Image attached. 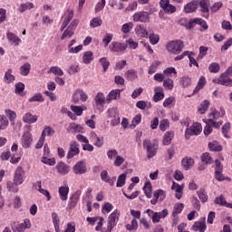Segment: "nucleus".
I'll return each instance as SVG.
<instances>
[{"label":"nucleus","instance_id":"nucleus-1","mask_svg":"<svg viewBox=\"0 0 232 232\" xmlns=\"http://www.w3.org/2000/svg\"><path fill=\"white\" fill-rule=\"evenodd\" d=\"M168 52L174 55H179L184 50V42L181 40H173L166 44Z\"/></svg>","mask_w":232,"mask_h":232},{"label":"nucleus","instance_id":"nucleus-2","mask_svg":"<svg viewBox=\"0 0 232 232\" xmlns=\"http://www.w3.org/2000/svg\"><path fill=\"white\" fill-rule=\"evenodd\" d=\"M143 148L147 150L148 159H153L157 155V150H159V144L157 142H151L150 140L143 141Z\"/></svg>","mask_w":232,"mask_h":232},{"label":"nucleus","instance_id":"nucleus-3","mask_svg":"<svg viewBox=\"0 0 232 232\" xmlns=\"http://www.w3.org/2000/svg\"><path fill=\"white\" fill-rule=\"evenodd\" d=\"M223 172H224V165H222V162H220V160H216L214 176L216 180H218V182H224V180H229V178H226L224 174H222Z\"/></svg>","mask_w":232,"mask_h":232},{"label":"nucleus","instance_id":"nucleus-4","mask_svg":"<svg viewBox=\"0 0 232 232\" xmlns=\"http://www.w3.org/2000/svg\"><path fill=\"white\" fill-rule=\"evenodd\" d=\"M200 133H202V124L195 122L192 126H190V128L185 130V139L186 140H189L191 136L200 135Z\"/></svg>","mask_w":232,"mask_h":232},{"label":"nucleus","instance_id":"nucleus-5","mask_svg":"<svg viewBox=\"0 0 232 232\" xmlns=\"http://www.w3.org/2000/svg\"><path fill=\"white\" fill-rule=\"evenodd\" d=\"M33 142L34 135H32V132H30V130L24 131L20 140V144L22 148H24V150H28V148H32Z\"/></svg>","mask_w":232,"mask_h":232},{"label":"nucleus","instance_id":"nucleus-6","mask_svg":"<svg viewBox=\"0 0 232 232\" xmlns=\"http://www.w3.org/2000/svg\"><path fill=\"white\" fill-rule=\"evenodd\" d=\"M79 24V21L73 20L69 26L63 31V34L61 36L62 41H64V39H71V37H73V34H75V30L77 29V26Z\"/></svg>","mask_w":232,"mask_h":232},{"label":"nucleus","instance_id":"nucleus-7","mask_svg":"<svg viewBox=\"0 0 232 232\" xmlns=\"http://www.w3.org/2000/svg\"><path fill=\"white\" fill-rule=\"evenodd\" d=\"M230 76H227L224 72H222L218 78H215L212 80V82L214 84H220L221 86H227L228 88L232 87V79L229 78Z\"/></svg>","mask_w":232,"mask_h":232},{"label":"nucleus","instance_id":"nucleus-8","mask_svg":"<svg viewBox=\"0 0 232 232\" xmlns=\"http://www.w3.org/2000/svg\"><path fill=\"white\" fill-rule=\"evenodd\" d=\"M126 48H128V44L119 42H112L109 45V50L115 53H124V52H126Z\"/></svg>","mask_w":232,"mask_h":232},{"label":"nucleus","instance_id":"nucleus-9","mask_svg":"<svg viewBox=\"0 0 232 232\" xmlns=\"http://www.w3.org/2000/svg\"><path fill=\"white\" fill-rule=\"evenodd\" d=\"M94 102L99 111H104V104H106V97L104 96V93L98 92L97 95L94 97Z\"/></svg>","mask_w":232,"mask_h":232},{"label":"nucleus","instance_id":"nucleus-10","mask_svg":"<svg viewBox=\"0 0 232 232\" xmlns=\"http://www.w3.org/2000/svg\"><path fill=\"white\" fill-rule=\"evenodd\" d=\"M134 23H150V14L148 12L140 11L133 14Z\"/></svg>","mask_w":232,"mask_h":232},{"label":"nucleus","instance_id":"nucleus-11","mask_svg":"<svg viewBox=\"0 0 232 232\" xmlns=\"http://www.w3.org/2000/svg\"><path fill=\"white\" fill-rule=\"evenodd\" d=\"M80 101L86 102L88 101V94H86L83 90L78 89L72 94V102L77 104Z\"/></svg>","mask_w":232,"mask_h":232},{"label":"nucleus","instance_id":"nucleus-12","mask_svg":"<svg viewBox=\"0 0 232 232\" xmlns=\"http://www.w3.org/2000/svg\"><path fill=\"white\" fill-rule=\"evenodd\" d=\"M72 171L75 175H84V173H87L88 171L86 162L82 160L76 162V164L72 167Z\"/></svg>","mask_w":232,"mask_h":232},{"label":"nucleus","instance_id":"nucleus-13","mask_svg":"<svg viewBox=\"0 0 232 232\" xmlns=\"http://www.w3.org/2000/svg\"><path fill=\"white\" fill-rule=\"evenodd\" d=\"M121 217V212L119 210H114L112 213H111L108 217L107 225H109L111 227H115L117 224L119 223V218Z\"/></svg>","mask_w":232,"mask_h":232},{"label":"nucleus","instance_id":"nucleus-14","mask_svg":"<svg viewBox=\"0 0 232 232\" xmlns=\"http://www.w3.org/2000/svg\"><path fill=\"white\" fill-rule=\"evenodd\" d=\"M14 182L20 185L24 182V169H23V167L16 168L14 174Z\"/></svg>","mask_w":232,"mask_h":232},{"label":"nucleus","instance_id":"nucleus-15","mask_svg":"<svg viewBox=\"0 0 232 232\" xmlns=\"http://www.w3.org/2000/svg\"><path fill=\"white\" fill-rule=\"evenodd\" d=\"M160 6L166 12V14H175L177 12V7L169 4V0H160Z\"/></svg>","mask_w":232,"mask_h":232},{"label":"nucleus","instance_id":"nucleus-16","mask_svg":"<svg viewBox=\"0 0 232 232\" xmlns=\"http://www.w3.org/2000/svg\"><path fill=\"white\" fill-rule=\"evenodd\" d=\"M79 153H81V150H79V143H77V141L72 142L70 144L67 159H73L76 155H79Z\"/></svg>","mask_w":232,"mask_h":232},{"label":"nucleus","instance_id":"nucleus-17","mask_svg":"<svg viewBox=\"0 0 232 232\" xmlns=\"http://www.w3.org/2000/svg\"><path fill=\"white\" fill-rule=\"evenodd\" d=\"M197 24H199V26H201V28H203V30H208V23H206V21L202 18H195L193 20H190L188 22V28H195L197 26Z\"/></svg>","mask_w":232,"mask_h":232},{"label":"nucleus","instance_id":"nucleus-18","mask_svg":"<svg viewBox=\"0 0 232 232\" xmlns=\"http://www.w3.org/2000/svg\"><path fill=\"white\" fill-rule=\"evenodd\" d=\"M90 140L96 148H102L104 146V138H100L97 133L92 131L90 133Z\"/></svg>","mask_w":232,"mask_h":232},{"label":"nucleus","instance_id":"nucleus-19","mask_svg":"<svg viewBox=\"0 0 232 232\" xmlns=\"http://www.w3.org/2000/svg\"><path fill=\"white\" fill-rule=\"evenodd\" d=\"M209 0H201L198 2V6L200 8V12H202L203 17H209V6H210Z\"/></svg>","mask_w":232,"mask_h":232},{"label":"nucleus","instance_id":"nucleus-20","mask_svg":"<svg viewBox=\"0 0 232 232\" xmlns=\"http://www.w3.org/2000/svg\"><path fill=\"white\" fill-rule=\"evenodd\" d=\"M82 191L77 190L74 192L69 199L68 207L70 209H73L77 206L79 199L81 198Z\"/></svg>","mask_w":232,"mask_h":232},{"label":"nucleus","instance_id":"nucleus-21","mask_svg":"<svg viewBox=\"0 0 232 232\" xmlns=\"http://www.w3.org/2000/svg\"><path fill=\"white\" fill-rule=\"evenodd\" d=\"M56 170L59 175L64 177V175H68V173H70V166L63 161H60L56 165Z\"/></svg>","mask_w":232,"mask_h":232},{"label":"nucleus","instance_id":"nucleus-22","mask_svg":"<svg viewBox=\"0 0 232 232\" xmlns=\"http://www.w3.org/2000/svg\"><path fill=\"white\" fill-rule=\"evenodd\" d=\"M164 198H166V192L162 189H157L154 192V199L150 200V204H152V206H155L159 202V200L162 202Z\"/></svg>","mask_w":232,"mask_h":232},{"label":"nucleus","instance_id":"nucleus-23","mask_svg":"<svg viewBox=\"0 0 232 232\" xmlns=\"http://www.w3.org/2000/svg\"><path fill=\"white\" fill-rule=\"evenodd\" d=\"M220 116V112L214 111L213 112L209 113L210 119L206 121L207 126H212L213 128H217V119Z\"/></svg>","mask_w":232,"mask_h":232},{"label":"nucleus","instance_id":"nucleus-24","mask_svg":"<svg viewBox=\"0 0 232 232\" xmlns=\"http://www.w3.org/2000/svg\"><path fill=\"white\" fill-rule=\"evenodd\" d=\"M197 8H198V1L192 0L184 6V12L186 14H193V12H197Z\"/></svg>","mask_w":232,"mask_h":232},{"label":"nucleus","instance_id":"nucleus-25","mask_svg":"<svg viewBox=\"0 0 232 232\" xmlns=\"http://www.w3.org/2000/svg\"><path fill=\"white\" fill-rule=\"evenodd\" d=\"M164 99V89L160 86L154 88V95H153V102H159V101H162Z\"/></svg>","mask_w":232,"mask_h":232},{"label":"nucleus","instance_id":"nucleus-26","mask_svg":"<svg viewBox=\"0 0 232 232\" xmlns=\"http://www.w3.org/2000/svg\"><path fill=\"white\" fill-rule=\"evenodd\" d=\"M168 215V209H163L160 212H155V214L152 216V222L153 224H159L160 222V218H166Z\"/></svg>","mask_w":232,"mask_h":232},{"label":"nucleus","instance_id":"nucleus-27","mask_svg":"<svg viewBox=\"0 0 232 232\" xmlns=\"http://www.w3.org/2000/svg\"><path fill=\"white\" fill-rule=\"evenodd\" d=\"M192 231H199V232H206V229H208V227L206 226V221H196L192 227Z\"/></svg>","mask_w":232,"mask_h":232},{"label":"nucleus","instance_id":"nucleus-28","mask_svg":"<svg viewBox=\"0 0 232 232\" xmlns=\"http://www.w3.org/2000/svg\"><path fill=\"white\" fill-rule=\"evenodd\" d=\"M82 126L75 123L70 124L67 128V133H82Z\"/></svg>","mask_w":232,"mask_h":232},{"label":"nucleus","instance_id":"nucleus-29","mask_svg":"<svg viewBox=\"0 0 232 232\" xmlns=\"http://www.w3.org/2000/svg\"><path fill=\"white\" fill-rule=\"evenodd\" d=\"M38 116L37 115H34L31 112H27L24 115L23 117V121L24 122H25L26 124H34L35 123V121H37Z\"/></svg>","mask_w":232,"mask_h":232},{"label":"nucleus","instance_id":"nucleus-30","mask_svg":"<svg viewBox=\"0 0 232 232\" xmlns=\"http://www.w3.org/2000/svg\"><path fill=\"white\" fill-rule=\"evenodd\" d=\"M135 34L138 37L148 39V30L142 25H137L135 28Z\"/></svg>","mask_w":232,"mask_h":232},{"label":"nucleus","instance_id":"nucleus-31","mask_svg":"<svg viewBox=\"0 0 232 232\" xmlns=\"http://www.w3.org/2000/svg\"><path fill=\"white\" fill-rule=\"evenodd\" d=\"M173 137H175V132H173V130L167 131L163 137V146H169L171 140H173Z\"/></svg>","mask_w":232,"mask_h":232},{"label":"nucleus","instance_id":"nucleus-32","mask_svg":"<svg viewBox=\"0 0 232 232\" xmlns=\"http://www.w3.org/2000/svg\"><path fill=\"white\" fill-rule=\"evenodd\" d=\"M59 195L61 200H68V194L70 193V188L68 187H60L59 188Z\"/></svg>","mask_w":232,"mask_h":232},{"label":"nucleus","instance_id":"nucleus-33","mask_svg":"<svg viewBox=\"0 0 232 232\" xmlns=\"http://www.w3.org/2000/svg\"><path fill=\"white\" fill-rule=\"evenodd\" d=\"M143 191H144L145 197H147V198H151L152 191H153V187L151 186V182L148 181L145 183V185L143 187Z\"/></svg>","mask_w":232,"mask_h":232},{"label":"nucleus","instance_id":"nucleus-34","mask_svg":"<svg viewBox=\"0 0 232 232\" xmlns=\"http://www.w3.org/2000/svg\"><path fill=\"white\" fill-rule=\"evenodd\" d=\"M93 61V52L92 51H87L83 53L82 55V63L84 64H90Z\"/></svg>","mask_w":232,"mask_h":232},{"label":"nucleus","instance_id":"nucleus-35","mask_svg":"<svg viewBox=\"0 0 232 232\" xmlns=\"http://www.w3.org/2000/svg\"><path fill=\"white\" fill-rule=\"evenodd\" d=\"M30 70H32V65L29 63H25L20 67V73L23 77H27L30 74Z\"/></svg>","mask_w":232,"mask_h":232},{"label":"nucleus","instance_id":"nucleus-36","mask_svg":"<svg viewBox=\"0 0 232 232\" xmlns=\"http://www.w3.org/2000/svg\"><path fill=\"white\" fill-rule=\"evenodd\" d=\"M204 86H206V77L201 76L198 82L196 88L193 91V95H195V93H198L200 90L204 88Z\"/></svg>","mask_w":232,"mask_h":232},{"label":"nucleus","instance_id":"nucleus-37","mask_svg":"<svg viewBox=\"0 0 232 232\" xmlns=\"http://www.w3.org/2000/svg\"><path fill=\"white\" fill-rule=\"evenodd\" d=\"M121 98V90L116 89L112 90L108 94V101H117V99Z\"/></svg>","mask_w":232,"mask_h":232},{"label":"nucleus","instance_id":"nucleus-38","mask_svg":"<svg viewBox=\"0 0 232 232\" xmlns=\"http://www.w3.org/2000/svg\"><path fill=\"white\" fill-rule=\"evenodd\" d=\"M12 69H8L4 76L5 82H7V84H10V82H14L15 81V77L14 76Z\"/></svg>","mask_w":232,"mask_h":232},{"label":"nucleus","instance_id":"nucleus-39","mask_svg":"<svg viewBox=\"0 0 232 232\" xmlns=\"http://www.w3.org/2000/svg\"><path fill=\"white\" fill-rule=\"evenodd\" d=\"M181 164L185 169H189V168L195 164V160H193V158H184L181 160Z\"/></svg>","mask_w":232,"mask_h":232},{"label":"nucleus","instance_id":"nucleus-40","mask_svg":"<svg viewBox=\"0 0 232 232\" xmlns=\"http://www.w3.org/2000/svg\"><path fill=\"white\" fill-rule=\"evenodd\" d=\"M101 179L103 182H107L111 186H113V179L108 175V170H102L101 172Z\"/></svg>","mask_w":232,"mask_h":232},{"label":"nucleus","instance_id":"nucleus-41","mask_svg":"<svg viewBox=\"0 0 232 232\" xmlns=\"http://www.w3.org/2000/svg\"><path fill=\"white\" fill-rule=\"evenodd\" d=\"M91 28H99V26H102V18L94 17L90 21Z\"/></svg>","mask_w":232,"mask_h":232},{"label":"nucleus","instance_id":"nucleus-42","mask_svg":"<svg viewBox=\"0 0 232 232\" xmlns=\"http://www.w3.org/2000/svg\"><path fill=\"white\" fill-rule=\"evenodd\" d=\"M32 8H34V4L32 2H27L24 4H21L18 11L20 12V14H24V12H26V10H32Z\"/></svg>","mask_w":232,"mask_h":232},{"label":"nucleus","instance_id":"nucleus-43","mask_svg":"<svg viewBox=\"0 0 232 232\" xmlns=\"http://www.w3.org/2000/svg\"><path fill=\"white\" fill-rule=\"evenodd\" d=\"M48 73H53V75H58L59 77H63L64 75V72H63L62 69L57 66L51 67Z\"/></svg>","mask_w":232,"mask_h":232},{"label":"nucleus","instance_id":"nucleus-44","mask_svg":"<svg viewBox=\"0 0 232 232\" xmlns=\"http://www.w3.org/2000/svg\"><path fill=\"white\" fill-rule=\"evenodd\" d=\"M201 161L204 164H213V158H211L209 152H205L201 155Z\"/></svg>","mask_w":232,"mask_h":232},{"label":"nucleus","instance_id":"nucleus-45","mask_svg":"<svg viewBox=\"0 0 232 232\" xmlns=\"http://www.w3.org/2000/svg\"><path fill=\"white\" fill-rule=\"evenodd\" d=\"M208 72L210 73H218L220 72V64L218 63H212L208 65Z\"/></svg>","mask_w":232,"mask_h":232},{"label":"nucleus","instance_id":"nucleus-46","mask_svg":"<svg viewBox=\"0 0 232 232\" xmlns=\"http://www.w3.org/2000/svg\"><path fill=\"white\" fill-rule=\"evenodd\" d=\"M7 189L8 191H12L13 193H17L19 191V188L17 186H21L20 184H16L14 181L7 182Z\"/></svg>","mask_w":232,"mask_h":232},{"label":"nucleus","instance_id":"nucleus-47","mask_svg":"<svg viewBox=\"0 0 232 232\" xmlns=\"http://www.w3.org/2000/svg\"><path fill=\"white\" fill-rule=\"evenodd\" d=\"M197 195L201 202H203V204L206 203L208 198V194H206V189L204 188H200L199 190H198Z\"/></svg>","mask_w":232,"mask_h":232},{"label":"nucleus","instance_id":"nucleus-48","mask_svg":"<svg viewBox=\"0 0 232 232\" xmlns=\"http://www.w3.org/2000/svg\"><path fill=\"white\" fill-rule=\"evenodd\" d=\"M8 118L5 115H0V130H6L8 128Z\"/></svg>","mask_w":232,"mask_h":232},{"label":"nucleus","instance_id":"nucleus-49","mask_svg":"<svg viewBox=\"0 0 232 232\" xmlns=\"http://www.w3.org/2000/svg\"><path fill=\"white\" fill-rule=\"evenodd\" d=\"M209 109V101L205 100L198 107V111L203 115Z\"/></svg>","mask_w":232,"mask_h":232},{"label":"nucleus","instance_id":"nucleus-50","mask_svg":"<svg viewBox=\"0 0 232 232\" xmlns=\"http://www.w3.org/2000/svg\"><path fill=\"white\" fill-rule=\"evenodd\" d=\"M188 61H189V66H197L198 68V62H197V59H195V53L188 52Z\"/></svg>","mask_w":232,"mask_h":232},{"label":"nucleus","instance_id":"nucleus-51","mask_svg":"<svg viewBox=\"0 0 232 232\" xmlns=\"http://www.w3.org/2000/svg\"><path fill=\"white\" fill-rule=\"evenodd\" d=\"M160 131H166L169 130V120L163 119L160 121Z\"/></svg>","mask_w":232,"mask_h":232},{"label":"nucleus","instance_id":"nucleus-52","mask_svg":"<svg viewBox=\"0 0 232 232\" xmlns=\"http://www.w3.org/2000/svg\"><path fill=\"white\" fill-rule=\"evenodd\" d=\"M184 209V204L183 203H178L174 207V210L172 212V217H177V215H179V213H182Z\"/></svg>","mask_w":232,"mask_h":232},{"label":"nucleus","instance_id":"nucleus-53","mask_svg":"<svg viewBox=\"0 0 232 232\" xmlns=\"http://www.w3.org/2000/svg\"><path fill=\"white\" fill-rule=\"evenodd\" d=\"M53 133H55V130L53 129H52V127L47 126L42 131L41 136L46 139V135H47V137H50L51 135H53Z\"/></svg>","mask_w":232,"mask_h":232},{"label":"nucleus","instance_id":"nucleus-54","mask_svg":"<svg viewBox=\"0 0 232 232\" xmlns=\"http://www.w3.org/2000/svg\"><path fill=\"white\" fill-rule=\"evenodd\" d=\"M104 6H106V0H101L95 5L94 12L95 14H99V12H102L104 10Z\"/></svg>","mask_w":232,"mask_h":232},{"label":"nucleus","instance_id":"nucleus-55","mask_svg":"<svg viewBox=\"0 0 232 232\" xmlns=\"http://www.w3.org/2000/svg\"><path fill=\"white\" fill-rule=\"evenodd\" d=\"M208 148L210 151H222V146H220L217 141L208 143Z\"/></svg>","mask_w":232,"mask_h":232},{"label":"nucleus","instance_id":"nucleus-56","mask_svg":"<svg viewBox=\"0 0 232 232\" xmlns=\"http://www.w3.org/2000/svg\"><path fill=\"white\" fill-rule=\"evenodd\" d=\"M208 47H206L204 45L199 47V54L197 57L198 61L204 59V57H206V55H208Z\"/></svg>","mask_w":232,"mask_h":232},{"label":"nucleus","instance_id":"nucleus-57","mask_svg":"<svg viewBox=\"0 0 232 232\" xmlns=\"http://www.w3.org/2000/svg\"><path fill=\"white\" fill-rule=\"evenodd\" d=\"M5 115L6 117H8L9 121L14 124L17 114L15 113V111H11V110H5Z\"/></svg>","mask_w":232,"mask_h":232},{"label":"nucleus","instance_id":"nucleus-58","mask_svg":"<svg viewBox=\"0 0 232 232\" xmlns=\"http://www.w3.org/2000/svg\"><path fill=\"white\" fill-rule=\"evenodd\" d=\"M124 184H126V174L123 173L118 177L116 186H117V188H122V186H124Z\"/></svg>","mask_w":232,"mask_h":232},{"label":"nucleus","instance_id":"nucleus-59","mask_svg":"<svg viewBox=\"0 0 232 232\" xmlns=\"http://www.w3.org/2000/svg\"><path fill=\"white\" fill-rule=\"evenodd\" d=\"M99 63H101L103 72H108V68H110V61H108V58L102 57L99 60Z\"/></svg>","mask_w":232,"mask_h":232},{"label":"nucleus","instance_id":"nucleus-60","mask_svg":"<svg viewBox=\"0 0 232 232\" xmlns=\"http://www.w3.org/2000/svg\"><path fill=\"white\" fill-rule=\"evenodd\" d=\"M133 28V23L131 22H129V23H126L122 25L121 27V32L123 34H130V32H131V29Z\"/></svg>","mask_w":232,"mask_h":232},{"label":"nucleus","instance_id":"nucleus-61","mask_svg":"<svg viewBox=\"0 0 232 232\" xmlns=\"http://www.w3.org/2000/svg\"><path fill=\"white\" fill-rule=\"evenodd\" d=\"M163 86L166 90H173L174 82L173 80L168 78L163 81Z\"/></svg>","mask_w":232,"mask_h":232},{"label":"nucleus","instance_id":"nucleus-62","mask_svg":"<svg viewBox=\"0 0 232 232\" xmlns=\"http://www.w3.org/2000/svg\"><path fill=\"white\" fill-rule=\"evenodd\" d=\"M125 76L129 81H135L137 77V72L135 70H129L125 72Z\"/></svg>","mask_w":232,"mask_h":232},{"label":"nucleus","instance_id":"nucleus-63","mask_svg":"<svg viewBox=\"0 0 232 232\" xmlns=\"http://www.w3.org/2000/svg\"><path fill=\"white\" fill-rule=\"evenodd\" d=\"M6 37L9 41H11L12 43H16L18 44L19 41H21V39H19V37H17V35H15V34L11 33V32H7L6 34Z\"/></svg>","mask_w":232,"mask_h":232},{"label":"nucleus","instance_id":"nucleus-64","mask_svg":"<svg viewBox=\"0 0 232 232\" xmlns=\"http://www.w3.org/2000/svg\"><path fill=\"white\" fill-rule=\"evenodd\" d=\"M113 209V205L110 202H106L102 208V213H110Z\"/></svg>","mask_w":232,"mask_h":232}]
</instances>
